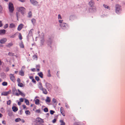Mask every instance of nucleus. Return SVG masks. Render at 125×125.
<instances>
[{
    "instance_id": "13d9d810",
    "label": "nucleus",
    "mask_w": 125,
    "mask_h": 125,
    "mask_svg": "<svg viewBox=\"0 0 125 125\" xmlns=\"http://www.w3.org/2000/svg\"><path fill=\"white\" fill-rule=\"evenodd\" d=\"M58 19H62V18H61V15H60V14H59L58 15Z\"/></svg>"
},
{
    "instance_id": "39448f33",
    "label": "nucleus",
    "mask_w": 125,
    "mask_h": 125,
    "mask_svg": "<svg viewBox=\"0 0 125 125\" xmlns=\"http://www.w3.org/2000/svg\"><path fill=\"white\" fill-rule=\"evenodd\" d=\"M45 85L46 88L47 89H48V90H51L52 88V85L48 83H46Z\"/></svg>"
},
{
    "instance_id": "e2e57ef3",
    "label": "nucleus",
    "mask_w": 125,
    "mask_h": 125,
    "mask_svg": "<svg viewBox=\"0 0 125 125\" xmlns=\"http://www.w3.org/2000/svg\"><path fill=\"white\" fill-rule=\"evenodd\" d=\"M63 21V20H59V22L60 23H61V24L63 23L62 22Z\"/></svg>"
},
{
    "instance_id": "79ce46f5",
    "label": "nucleus",
    "mask_w": 125,
    "mask_h": 125,
    "mask_svg": "<svg viewBox=\"0 0 125 125\" xmlns=\"http://www.w3.org/2000/svg\"><path fill=\"white\" fill-rule=\"evenodd\" d=\"M11 102V101L10 100H9L7 102V104L8 105H10V104Z\"/></svg>"
},
{
    "instance_id": "473e14b6",
    "label": "nucleus",
    "mask_w": 125,
    "mask_h": 125,
    "mask_svg": "<svg viewBox=\"0 0 125 125\" xmlns=\"http://www.w3.org/2000/svg\"><path fill=\"white\" fill-rule=\"evenodd\" d=\"M18 86L21 87H22L23 86V85L22 83H18Z\"/></svg>"
},
{
    "instance_id": "680f3d73",
    "label": "nucleus",
    "mask_w": 125,
    "mask_h": 125,
    "mask_svg": "<svg viewBox=\"0 0 125 125\" xmlns=\"http://www.w3.org/2000/svg\"><path fill=\"white\" fill-rule=\"evenodd\" d=\"M29 77L30 79H32V80L33 78V77L32 76H29Z\"/></svg>"
},
{
    "instance_id": "6e6d98bb",
    "label": "nucleus",
    "mask_w": 125,
    "mask_h": 125,
    "mask_svg": "<svg viewBox=\"0 0 125 125\" xmlns=\"http://www.w3.org/2000/svg\"><path fill=\"white\" fill-rule=\"evenodd\" d=\"M20 100L21 102H22L23 101V99L22 98H20Z\"/></svg>"
},
{
    "instance_id": "a19ab883",
    "label": "nucleus",
    "mask_w": 125,
    "mask_h": 125,
    "mask_svg": "<svg viewBox=\"0 0 125 125\" xmlns=\"http://www.w3.org/2000/svg\"><path fill=\"white\" fill-rule=\"evenodd\" d=\"M33 24L35 23L36 22V20L34 19H32L31 20Z\"/></svg>"
},
{
    "instance_id": "338daca9",
    "label": "nucleus",
    "mask_w": 125,
    "mask_h": 125,
    "mask_svg": "<svg viewBox=\"0 0 125 125\" xmlns=\"http://www.w3.org/2000/svg\"><path fill=\"white\" fill-rule=\"evenodd\" d=\"M40 66L39 65H37L36 66V67L37 68H40Z\"/></svg>"
},
{
    "instance_id": "f03ea898",
    "label": "nucleus",
    "mask_w": 125,
    "mask_h": 125,
    "mask_svg": "<svg viewBox=\"0 0 125 125\" xmlns=\"http://www.w3.org/2000/svg\"><path fill=\"white\" fill-rule=\"evenodd\" d=\"M9 7L10 11L11 13L13 12L14 9L13 4L11 3H10L9 4Z\"/></svg>"
},
{
    "instance_id": "f3484780",
    "label": "nucleus",
    "mask_w": 125,
    "mask_h": 125,
    "mask_svg": "<svg viewBox=\"0 0 125 125\" xmlns=\"http://www.w3.org/2000/svg\"><path fill=\"white\" fill-rule=\"evenodd\" d=\"M13 44L12 43H10L6 45V46L7 47L9 48L13 46Z\"/></svg>"
},
{
    "instance_id": "c756f323",
    "label": "nucleus",
    "mask_w": 125,
    "mask_h": 125,
    "mask_svg": "<svg viewBox=\"0 0 125 125\" xmlns=\"http://www.w3.org/2000/svg\"><path fill=\"white\" fill-rule=\"evenodd\" d=\"M25 102L26 103V104L29 105V100L26 99H25Z\"/></svg>"
},
{
    "instance_id": "4d7b16f0",
    "label": "nucleus",
    "mask_w": 125,
    "mask_h": 125,
    "mask_svg": "<svg viewBox=\"0 0 125 125\" xmlns=\"http://www.w3.org/2000/svg\"><path fill=\"white\" fill-rule=\"evenodd\" d=\"M25 68V66H23L22 67V68H21V70H22V71H23L24 69Z\"/></svg>"
},
{
    "instance_id": "864d4df0",
    "label": "nucleus",
    "mask_w": 125,
    "mask_h": 125,
    "mask_svg": "<svg viewBox=\"0 0 125 125\" xmlns=\"http://www.w3.org/2000/svg\"><path fill=\"white\" fill-rule=\"evenodd\" d=\"M22 107L24 109L26 108V109H27V108H26V106L25 105H22Z\"/></svg>"
},
{
    "instance_id": "09e8293b",
    "label": "nucleus",
    "mask_w": 125,
    "mask_h": 125,
    "mask_svg": "<svg viewBox=\"0 0 125 125\" xmlns=\"http://www.w3.org/2000/svg\"><path fill=\"white\" fill-rule=\"evenodd\" d=\"M41 111L40 109L37 110L36 111V112L38 113H40Z\"/></svg>"
},
{
    "instance_id": "ddd939ff",
    "label": "nucleus",
    "mask_w": 125,
    "mask_h": 125,
    "mask_svg": "<svg viewBox=\"0 0 125 125\" xmlns=\"http://www.w3.org/2000/svg\"><path fill=\"white\" fill-rule=\"evenodd\" d=\"M73 125H85V124H84L80 122H77L75 123Z\"/></svg>"
},
{
    "instance_id": "69168bd1",
    "label": "nucleus",
    "mask_w": 125,
    "mask_h": 125,
    "mask_svg": "<svg viewBox=\"0 0 125 125\" xmlns=\"http://www.w3.org/2000/svg\"><path fill=\"white\" fill-rule=\"evenodd\" d=\"M2 124H3L4 125L6 124V123H5V121H2Z\"/></svg>"
},
{
    "instance_id": "0e129e2a",
    "label": "nucleus",
    "mask_w": 125,
    "mask_h": 125,
    "mask_svg": "<svg viewBox=\"0 0 125 125\" xmlns=\"http://www.w3.org/2000/svg\"><path fill=\"white\" fill-rule=\"evenodd\" d=\"M6 72L8 71L9 70V68L8 67L6 68Z\"/></svg>"
},
{
    "instance_id": "4be33fe9",
    "label": "nucleus",
    "mask_w": 125,
    "mask_h": 125,
    "mask_svg": "<svg viewBox=\"0 0 125 125\" xmlns=\"http://www.w3.org/2000/svg\"><path fill=\"white\" fill-rule=\"evenodd\" d=\"M15 25L13 23H11L10 24L9 27L10 28H14L15 27Z\"/></svg>"
},
{
    "instance_id": "ea45409f",
    "label": "nucleus",
    "mask_w": 125,
    "mask_h": 125,
    "mask_svg": "<svg viewBox=\"0 0 125 125\" xmlns=\"http://www.w3.org/2000/svg\"><path fill=\"white\" fill-rule=\"evenodd\" d=\"M41 44L43 45L44 44V40L43 38L41 40Z\"/></svg>"
},
{
    "instance_id": "e433bc0d",
    "label": "nucleus",
    "mask_w": 125,
    "mask_h": 125,
    "mask_svg": "<svg viewBox=\"0 0 125 125\" xmlns=\"http://www.w3.org/2000/svg\"><path fill=\"white\" fill-rule=\"evenodd\" d=\"M20 46L21 48H23L24 47V45L23 43H21L20 44Z\"/></svg>"
},
{
    "instance_id": "0eeeda50",
    "label": "nucleus",
    "mask_w": 125,
    "mask_h": 125,
    "mask_svg": "<svg viewBox=\"0 0 125 125\" xmlns=\"http://www.w3.org/2000/svg\"><path fill=\"white\" fill-rule=\"evenodd\" d=\"M61 27L63 29H65L67 26V24L65 23H63L60 24Z\"/></svg>"
},
{
    "instance_id": "a211bd4d",
    "label": "nucleus",
    "mask_w": 125,
    "mask_h": 125,
    "mask_svg": "<svg viewBox=\"0 0 125 125\" xmlns=\"http://www.w3.org/2000/svg\"><path fill=\"white\" fill-rule=\"evenodd\" d=\"M12 109L13 111L14 112L17 111L18 110V108L16 106H13L12 107Z\"/></svg>"
},
{
    "instance_id": "1a4fd4ad",
    "label": "nucleus",
    "mask_w": 125,
    "mask_h": 125,
    "mask_svg": "<svg viewBox=\"0 0 125 125\" xmlns=\"http://www.w3.org/2000/svg\"><path fill=\"white\" fill-rule=\"evenodd\" d=\"M7 41V39L6 38H4L1 39L0 40V43L1 44L4 43Z\"/></svg>"
},
{
    "instance_id": "9b49d317",
    "label": "nucleus",
    "mask_w": 125,
    "mask_h": 125,
    "mask_svg": "<svg viewBox=\"0 0 125 125\" xmlns=\"http://www.w3.org/2000/svg\"><path fill=\"white\" fill-rule=\"evenodd\" d=\"M23 25L22 24H21L19 25L18 28L17 30L18 31H21V29H22L23 27Z\"/></svg>"
},
{
    "instance_id": "b1692460",
    "label": "nucleus",
    "mask_w": 125,
    "mask_h": 125,
    "mask_svg": "<svg viewBox=\"0 0 125 125\" xmlns=\"http://www.w3.org/2000/svg\"><path fill=\"white\" fill-rule=\"evenodd\" d=\"M52 42V41L51 39L50 38L49 39V41L47 42V43L48 45H50L51 44Z\"/></svg>"
},
{
    "instance_id": "3c124183",
    "label": "nucleus",
    "mask_w": 125,
    "mask_h": 125,
    "mask_svg": "<svg viewBox=\"0 0 125 125\" xmlns=\"http://www.w3.org/2000/svg\"><path fill=\"white\" fill-rule=\"evenodd\" d=\"M3 8L1 5H0V11L2 12Z\"/></svg>"
},
{
    "instance_id": "de8ad7c7",
    "label": "nucleus",
    "mask_w": 125,
    "mask_h": 125,
    "mask_svg": "<svg viewBox=\"0 0 125 125\" xmlns=\"http://www.w3.org/2000/svg\"><path fill=\"white\" fill-rule=\"evenodd\" d=\"M55 113V112L53 110H51L50 111V114L52 115Z\"/></svg>"
},
{
    "instance_id": "5701e85b",
    "label": "nucleus",
    "mask_w": 125,
    "mask_h": 125,
    "mask_svg": "<svg viewBox=\"0 0 125 125\" xmlns=\"http://www.w3.org/2000/svg\"><path fill=\"white\" fill-rule=\"evenodd\" d=\"M60 122L61 123L60 125H65V123L64 122L63 120H60Z\"/></svg>"
},
{
    "instance_id": "9d476101",
    "label": "nucleus",
    "mask_w": 125,
    "mask_h": 125,
    "mask_svg": "<svg viewBox=\"0 0 125 125\" xmlns=\"http://www.w3.org/2000/svg\"><path fill=\"white\" fill-rule=\"evenodd\" d=\"M36 121L40 123H43L44 122L43 120L40 117L37 118L36 119Z\"/></svg>"
},
{
    "instance_id": "aec40b11",
    "label": "nucleus",
    "mask_w": 125,
    "mask_h": 125,
    "mask_svg": "<svg viewBox=\"0 0 125 125\" xmlns=\"http://www.w3.org/2000/svg\"><path fill=\"white\" fill-rule=\"evenodd\" d=\"M30 1L31 3L33 4H36L37 3V2L35 0H30Z\"/></svg>"
},
{
    "instance_id": "dca6fc26",
    "label": "nucleus",
    "mask_w": 125,
    "mask_h": 125,
    "mask_svg": "<svg viewBox=\"0 0 125 125\" xmlns=\"http://www.w3.org/2000/svg\"><path fill=\"white\" fill-rule=\"evenodd\" d=\"M6 33V31L5 30H0V35L4 34Z\"/></svg>"
},
{
    "instance_id": "58836bf2",
    "label": "nucleus",
    "mask_w": 125,
    "mask_h": 125,
    "mask_svg": "<svg viewBox=\"0 0 125 125\" xmlns=\"http://www.w3.org/2000/svg\"><path fill=\"white\" fill-rule=\"evenodd\" d=\"M28 16L29 17H30L32 16V13L31 11H30L28 13Z\"/></svg>"
},
{
    "instance_id": "052dcab7",
    "label": "nucleus",
    "mask_w": 125,
    "mask_h": 125,
    "mask_svg": "<svg viewBox=\"0 0 125 125\" xmlns=\"http://www.w3.org/2000/svg\"><path fill=\"white\" fill-rule=\"evenodd\" d=\"M10 38H13L15 37V35H14L10 36Z\"/></svg>"
},
{
    "instance_id": "774afa93",
    "label": "nucleus",
    "mask_w": 125,
    "mask_h": 125,
    "mask_svg": "<svg viewBox=\"0 0 125 125\" xmlns=\"http://www.w3.org/2000/svg\"><path fill=\"white\" fill-rule=\"evenodd\" d=\"M21 104V102H18V104L19 105H20Z\"/></svg>"
},
{
    "instance_id": "6e6552de",
    "label": "nucleus",
    "mask_w": 125,
    "mask_h": 125,
    "mask_svg": "<svg viewBox=\"0 0 125 125\" xmlns=\"http://www.w3.org/2000/svg\"><path fill=\"white\" fill-rule=\"evenodd\" d=\"M60 111L62 115L64 116L65 115V114L64 109L63 107H61L60 108Z\"/></svg>"
},
{
    "instance_id": "f257e3e1",
    "label": "nucleus",
    "mask_w": 125,
    "mask_h": 125,
    "mask_svg": "<svg viewBox=\"0 0 125 125\" xmlns=\"http://www.w3.org/2000/svg\"><path fill=\"white\" fill-rule=\"evenodd\" d=\"M18 91L19 93H17V90L16 89H13L12 91L13 94L17 96H19L20 95L23 97L25 96V94L22 93L19 89H18Z\"/></svg>"
},
{
    "instance_id": "37998d69",
    "label": "nucleus",
    "mask_w": 125,
    "mask_h": 125,
    "mask_svg": "<svg viewBox=\"0 0 125 125\" xmlns=\"http://www.w3.org/2000/svg\"><path fill=\"white\" fill-rule=\"evenodd\" d=\"M8 24H6L4 25V29H6L8 27Z\"/></svg>"
},
{
    "instance_id": "bb28decb",
    "label": "nucleus",
    "mask_w": 125,
    "mask_h": 125,
    "mask_svg": "<svg viewBox=\"0 0 125 125\" xmlns=\"http://www.w3.org/2000/svg\"><path fill=\"white\" fill-rule=\"evenodd\" d=\"M92 10L94 12H95L96 10V7L93 6V7L92 8Z\"/></svg>"
},
{
    "instance_id": "7ed1b4c3",
    "label": "nucleus",
    "mask_w": 125,
    "mask_h": 125,
    "mask_svg": "<svg viewBox=\"0 0 125 125\" xmlns=\"http://www.w3.org/2000/svg\"><path fill=\"white\" fill-rule=\"evenodd\" d=\"M18 11L21 12L22 14H23L25 13V9L23 7H20L17 8Z\"/></svg>"
},
{
    "instance_id": "20e7f679",
    "label": "nucleus",
    "mask_w": 125,
    "mask_h": 125,
    "mask_svg": "<svg viewBox=\"0 0 125 125\" xmlns=\"http://www.w3.org/2000/svg\"><path fill=\"white\" fill-rule=\"evenodd\" d=\"M115 8L116 12L117 13H118L121 10V7L118 4L116 5Z\"/></svg>"
},
{
    "instance_id": "4c0bfd02",
    "label": "nucleus",
    "mask_w": 125,
    "mask_h": 125,
    "mask_svg": "<svg viewBox=\"0 0 125 125\" xmlns=\"http://www.w3.org/2000/svg\"><path fill=\"white\" fill-rule=\"evenodd\" d=\"M19 39L20 40H21L22 39V37L21 35V34L20 33L19 34Z\"/></svg>"
},
{
    "instance_id": "a878e982",
    "label": "nucleus",
    "mask_w": 125,
    "mask_h": 125,
    "mask_svg": "<svg viewBox=\"0 0 125 125\" xmlns=\"http://www.w3.org/2000/svg\"><path fill=\"white\" fill-rule=\"evenodd\" d=\"M39 84L40 85L39 87V88L40 90H42L43 89L42 85V83H40Z\"/></svg>"
},
{
    "instance_id": "c85d7f7f",
    "label": "nucleus",
    "mask_w": 125,
    "mask_h": 125,
    "mask_svg": "<svg viewBox=\"0 0 125 125\" xmlns=\"http://www.w3.org/2000/svg\"><path fill=\"white\" fill-rule=\"evenodd\" d=\"M39 100L38 99H36L35 101V103L36 104H39Z\"/></svg>"
},
{
    "instance_id": "7c9ffc66",
    "label": "nucleus",
    "mask_w": 125,
    "mask_h": 125,
    "mask_svg": "<svg viewBox=\"0 0 125 125\" xmlns=\"http://www.w3.org/2000/svg\"><path fill=\"white\" fill-rule=\"evenodd\" d=\"M47 76L49 77H51V76L50 74V70H49L48 71V73L47 74Z\"/></svg>"
},
{
    "instance_id": "603ef678",
    "label": "nucleus",
    "mask_w": 125,
    "mask_h": 125,
    "mask_svg": "<svg viewBox=\"0 0 125 125\" xmlns=\"http://www.w3.org/2000/svg\"><path fill=\"white\" fill-rule=\"evenodd\" d=\"M65 107L67 108H69V107L68 104L66 103L65 104Z\"/></svg>"
},
{
    "instance_id": "6ab92c4d",
    "label": "nucleus",
    "mask_w": 125,
    "mask_h": 125,
    "mask_svg": "<svg viewBox=\"0 0 125 125\" xmlns=\"http://www.w3.org/2000/svg\"><path fill=\"white\" fill-rule=\"evenodd\" d=\"M38 75L41 77V78H42L43 77V74L41 72L38 73Z\"/></svg>"
},
{
    "instance_id": "2f4dec72",
    "label": "nucleus",
    "mask_w": 125,
    "mask_h": 125,
    "mask_svg": "<svg viewBox=\"0 0 125 125\" xmlns=\"http://www.w3.org/2000/svg\"><path fill=\"white\" fill-rule=\"evenodd\" d=\"M7 83L6 82H4L2 83V85L3 86H7Z\"/></svg>"
},
{
    "instance_id": "8fccbe9b",
    "label": "nucleus",
    "mask_w": 125,
    "mask_h": 125,
    "mask_svg": "<svg viewBox=\"0 0 125 125\" xmlns=\"http://www.w3.org/2000/svg\"><path fill=\"white\" fill-rule=\"evenodd\" d=\"M17 81L18 83H20L21 80L19 78H18L17 80Z\"/></svg>"
},
{
    "instance_id": "2eb2a0df",
    "label": "nucleus",
    "mask_w": 125,
    "mask_h": 125,
    "mask_svg": "<svg viewBox=\"0 0 125 125\" xmlns=\"http://www.w3.org/2000/svg\"><path fill=\"white\" fill-rule=\"evenodd\" d=\"M24 71L22 70H21L19 72V74L22 76H24Z\"/></svg>"
},
{
    "instance_id": "c9c22d12",
    "label": "nucleus",
    "mask_w": 125,
    "mask_h": 125,
    "mask_svg": "<svg viewBox=\"0 0 125 125\" xmlns=\"http://www.w3.org/2000/svg\"><path fill=\"white\" fill-rule=\"evenodd\" d=\"M8 55L10 56H13L14 55V53L11 52H9Z\"/></svg>"
},
{
    "instance_id": "f704fd0d",
    "label": "nucleus",
    "mask_w": 125,
    "mask_h": 125,
    "mask_svg": "<svg viewBox=\"0 0 125 125\" xmlns=\"http://www.w3.org/2000/svg\"><path fill=\"white\" fill-rule=\"evenodd\" d=\"M25 113L26 115H30V112L29 110L26 111Z\"/></svg>"
},
{
    "instance_id": "5fc2aeb1",
    "label": "nucleus",
    "mask_w": 125,
    "mask_h": 125,
    "mask_svg": "<svg viewBox=\"0 0 125 125\" xmlns=\"http://www.w3.org/2000/svg\"><path fill=\"white\" fill-rule=\"evenodd\" d=\"M56 119H54L53 120L52 122L53 123H54L56 122Z\"/></svg>"
},
{
    "instance_id": "72a5a7b5",
    "label": "nucleus",
    "mask_w": 125,
    "mask_h": 125,
    "mask_svg": "<svg viewBox=\"0 0 125 125\" xmlns=\"http://www.w3.org/2000/svg\"><path fill=\"white\" fill-rule=\"evenodd\" d=\"M21 120V119L20 118H18L16 119H15V121L16 122H18L20 121Z\"/></svg>"
},
{
    "instance_id": "f8f14e48",
    "label": "nucleus",
    "mask_w": 125,
    "mask_h": 125,
    "mask_svg": "<svg viewBox=\"0 0 125 125\" xmlns=\"http://www.w3.org/2000/svg\"><path fill=\"white\" fill-rule=\"evenodd\" d=\"M94 4V2L93 0H91L89 3V5L91 7L93 6Z\"/></svg>"
},
{
    "instance_id": "412c9836",
    "label": "nucleus",
    "mask_w": 125,
    "mask_h": 125,
    "mask_svg": "<svg viewBox=\"0 0 125 125\" xmlns=\"http://www.w3.org/2000/svg\"><path fill=\"white\" fill-rule=\"evenodd\" d=\"M46 102L50 103L51 101V99L49 97H47L46 99L45 100Z\"/></svg>"
},
{
    "instance_id": "bf43d9fd",
    "label": "nucleus",
    "mask_w": 125,
    "mask_h": 125,
    "mask_svg": "<svg viewBox=\"0 0 125 125\" xmlns=\"http://www.w3.org/2000/svg\"><path fill=\"white\" fill-rule=\"evenodd\" d=\"M32 81L33 83H36V81H35V79L33 78L32 79Z\"/></svg>"
},
{
    "instance_id": "a18cd8bd",
    "label": "nucleus",
    "mask_w": 125,
    "mask_h": 125,
    "mask_svg": "<svg viewBox=\"0 0 125 125\" xmlns=\"http://www.w3.org/2000/svg\"><path fill=\"white\" fill-rule=\"evenodd\" d=\"M35 79L37 81H39L40 80V78L38 76H36L35 77Z\"/></svg>"
},
{
    "instance_id": "393cba45",
    "label": "nucleus",
    "mask_w": 125,
    "mask_h": 125,
    "mask_svg": "<svg viewBox=\"0 0 125 125\" xmlns=\"http://www.w3.org/2000/svg\"><path fill=\"white\" fill-rule=\"evenodd\" d=\"M42 90V91L43 93L44 94H47V92L46 89H43Z\"/></svg>"
},
{
    "instance_id": "4468645a",
    "label": "nucleus",
    "mask_w": 125,
    "mask_h": 125,
    "mask_svg": "<svg viewBox=\"0 0 125 125\" xmlns=\"http://www.w3.org/2000/svg\"><path fill=\"white\" fill-rule=\"evenodd\" d=\"M9 94V92H3L1 93V95L4 96H7Z\"/></svg>"
},
{
    "instance_id": "49530a36",
    "label": "nucleus",
    "mask_w": 125,
    "mask_h": 125,
    "mask_svg": "<svg viewBox=\"0 0 125 125\" xmlns=\"http://www.w3.org/2000/svg\"><path fill=\"white\" fill-rule=\"evenodd\" d=\"M52 102L53 103H55L57 102V100L55 99L54 98H53L52 99Z\"/></svg>"
},
{
    "instance_id": "423d86ee",
    "label": "nucleus",
    "mask_w": 125,
    "mask_h": 125,
    "mask_svg": "<svg viewBox=\"0 0 125 125\" xmlns=\"http://www.w3.org/2000/svg\"><path fill=\"white\" fill-rule=\"evenodd\" d=\"M9 76L10 80L14 82H15V79L14 74H10L9 75Z\"/></svg>"
},
{
    "instance_id": "cd10ccee",
    "label": "nucleus",
    "mask_w": 125,
    "mask_h": 125,
    "mask_svg": "<svg viewBox=\"0 0 125 125\" xmlns=\"http://www.w3.org/2000/svg\"><path fill=\"white\" fill-rule=\"evenodd\" d=\"M32 58L34 60H37L38 58L37 56V55H34L33 56Z\"/></svg>"
},
{
    "instance_id": "c03bdc74",
    "label": "nucleus",
    "mask_w": 125,
    "mask_h": 125,
    "mask_svg": "<svg viewBox=\"0 0 125 125\" xmlns=\"http://www.w3.org/2000/svg\"><path fill=\"white\" fill-rule=\"evenodd\" d=\"M44 111L46 112H47L48 111V109L47 108H45L44 109Z\"/></svg>"
}]
</instances>
